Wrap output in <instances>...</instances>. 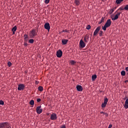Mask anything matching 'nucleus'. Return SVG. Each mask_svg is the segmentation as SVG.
Masks as SVG:
<instances>
[{
    "instance_id": "17",
    "label": "nucleus",
    "mask_w": 128,
    "mask_h": 128,
    "mask_svg": "<svg viewBox=\"0 0 128 128\" xmlns=\"http://www.w3.org/2000/svg\"><path fill=\"white\" fill-rule=\"evenodd\" d=\"M68 42V40L63 39L62 40V44H66Z\"/></svg>"
},
{
    "instance_id": "34",
    "label": "nucleus",
    "mask_w": 128,
    "mask_h": 128,
    "mask_svg": "<svg viewBox=\"0 0 128 128\" xmlns=\"http://www.w3.org/2000/svg\"><path fill=\"white\" fill-rule=\"evenodd\" d=\"M44 2L46 4H48L50 2V0H45Z\"/></svg>"
},
{
    "instance_id": "41",
    "label": "nucleus",
    "mask_w": 128,
    "mask_h": 128,
    "mask_svg": "<svg viewBox=\"0 0 128 128\" xmlns=\"http://www.w3.org/2000/svg\"><path fill=\"white\" fill-rule=\"evenodd\" d=\"M112 125L110 124V125L108 126V128H112Z\"/></svg>"
},
{
    "instance_id": "44",
    "label": "nucleus",
    "mask_w": 128,
    "mask_h": 128,
    "mask_svg": "<svg viewBox=\"0 0 128 128\" xmlns=\"http://www.w3.org/2000/svg\"><path fill=\"white\" fill-rule=\"evenodd\" d=\"M100 114H104V112H100Z\"/></svg>"
},
{
    "instance_id": "8",
    "label": "nucleus",
    "mask_w": 128,
    "mask_h": 128,
    "mask_svg": "<svg viewBox=\"0 0 128 128\" xmlns=\"http://www.w3.org/2000/svg\"><path fill=\"white\" fill-rule=\"evenodd\" d=\"M100 30V26H98V27L96 28L95 30L93 36H96V34L98 33V32Z\"/></svg>"
},
{
    "instance_id": "28",
    "label": "nucleus",
    "mask_w": 128,
    "mask_h": 128,
    "mask_svg": "<svg viewBox=\"0 0 128 128\" xmlns=\"http://www.w3.org/2000/svg\"><path fill=\"white\" fill-rule=\"evenodd\" d=\"M114 12V8L111 9L110 11V14H112Z\"/></svg>"
},
{
    "instance_id": "45",
    "label": "nucleus",
    "mask_w": 128,
    "mask_h": 128,
    "mask_svg": "<svg viewBox=\"0 0 128 128\" xmlns=\"http://www.w3.org/2000/svg\"><path fill=\"white\" fill-rule=\"evenodd\" d=\"M114 8V10H116V7H115L114 8Z\"/></svg>"
},
{
    "instance_id": "4",
    "label": "nucleus",
    "mask_w": 128,
    "mask_h": 128,
    "mask_svg": "<svg viewBox=\"0 0 128 128\" xmlns=\"http://www.w3.org/2000/svg\"><path fill=\"white\" fill-rule=\"evenodd\" d=\"M36 112L38 114H40L42 112V106H38L36 108Z\"/></svg>"
},
{
    "instance_id": "23",
    "label": "nucleus",
    "mask_w": 128,
    "mask_h": 128,
    "mask_svg": "<svg viewBox=\"0 0 128 128\" xmlns=\"http://www.w3.org/2000/svg\"><path fill=\"white\" fill-rule=\"evenodd\" d=\"M30 104L34 106V100H31L30 102Z\"/></svg>"
},
{
    "instance_id": "35",
    "label": "nucleus",
    "mask_w": 128,
    "mask_h": 128,
    "mask_svg": "<svg viewBox=\"0 0 128 128\" xmlns=\"http://www.w3.org/2000/svg\"><path fill=\"white\" fill-rule=\"evenodd\" d=\"M24 38H28V36L26 34H25L24 35Z\"/></svg>"
},
{
    "instance_id": "7",
    "label": "nucleus",
    "mask_w": 128,
    "mask_h": 128,
    "mask_svg": "<svg viewBox=\"0 0 128 128\" xmlns=\"http://www.w3.org/2000/svg\"><path fill=\"white\" fill-rule=\"evenodd\" d=\"M26 86H24V84H21L18 85V90H24V88Z\"/></svg>"
},
{
    "instance_id": "24",
    "label": "nucleus",
    "mask_w": 128,
    "mask_h": 128,
    "mask_svg": "<svg viewBox=\"0 0 128 128\" xmlns=\"http://www.w3.org/2000/svg\"><path fill=\"white\" fill-rule=\"evenodd\" d=\"M103 34H104V32H102V30H100L99 32V36H102Z\"/></svg>"
},
{
    "instance_id": "32",
    "label": "nucleus",
    "mask_w": 128,
    "mask_h": 128,
    "mask_svg": "<svg viewBox=\"0 0 128 128\" xmlns=\"http://www.w3.org/2000/svg\"><path fill=\"white\" fill-rule=\"evenodd\" d=\"M0 104H1L2 106H4V102L2 100H0Z\"/></svg>"
},
{
    "instance_id": "37",
    "label": "nucleus",
    "mask_w": 128,
    "mask_h": 128,
    "mask_svg": "<svg viewBox=\"0 0 128 128\" xmlns=\"http://www.w3.org/2000/svg\"><path fill=\"white\" fill-rule=\"evenodd\" d=\"M104 116H108V113H106V112H104Z\"/></svg>"
},
{
    "instance_id": "38",
    "label": "nucleus",
    "mask_w": 128,
    "mask_h": 128,
    "mask_svg": "<svg viewBox=\"0 0 128 128\" xmlns=\"http://www.w3.org/2000/svg\"><path fill=\"white\" fill-rule=\"evenodd\" d=\"M126 80L124 81L125 84H126V82H128V78H126Z\"/></svg>"
},
{
    "instance_id": "1",
    "label": "nucleus",
    "mask_w": 128,
    "mask_h": 128,
    "mask_svg": "<svg viewBox=\"0 0 128 128\" xmlns=\"http://www.w3.org/2000/svg\"><path fill=\"white\" fill-rule=\"evenodd\" d=\"M111 25H112V21L110 20V19H108L107 20L104 26L102 27V28L104 30H106V28H110V26Z\"/></svg>"
},
{
    "instance_id": "10",
    "label": "nucleus",
    "mask_w": 128,
    "mask_h": 128,
    "mask_svg": "<svg viewBox=\"0 0 128 128\" xmlns=\"http://www.w3.org/2000/svg\"><path fill=\"white\" fill-rule=\"evenodd\" d=\"M56 56L57 58H62V51L60 50H58L56 52Z\"/></svg>"
},
{
    "instance_id": "29",
    "label": "nucleus",
    "mask_w": 128,
    "mask_h": 128,
    "mask_svg": "<svg viewBox=\"0 0 128 128\" xmlns=\"http://www.w3.org/2000/svg\"><path fill=\"white\" fill-rule=\"evenodd\" d=\"M104 18L102 17L100 21V22H99V24H102V22H104Z\"/></svg>"
},
{
    "instance_id": "27",
    "label": "nucleus",
    "mask_w": 128,
    "mask_h": 128,
    "mask_svg": "<svg viewBox=\"0 0 128 128\" xmlns=\"http://www.w3.org/2000/svg\"><path fill=\"white\" fill-rule=\"evenodd\" d=\"M34 39H30L29 40V43L30 44H34Z\"/></svg>"
},
{
    "instance_id": "13",
    "label": "nucleus",
    "mask_w": 128,
    "mask_h": 128,
    "mask_svg": "<svg viewBox=\"0 0 128 128\" xmlns=\"http://www.w3.org/2000/svg\"><path fill=\"white\" fill-rule=\"evenodd\" d=\"M76 88L78 92H82V90H84L80 85H77Z\"/></svg>"
},
{
    "instance_id": "12",
    "label": "nucleus",
    "mask_w": 128,
    "mask_h": 128,
    "mask_svg": "<svg viewBox=\"0 0 128 128\" xmlns=\"http://www.w3.org/2000/svg\"><path fill=\"white\" fill-rule=\"evenodd\" d=\"M44 27L45 30H50V23L46 22L44 24Z\"/></svg>"
},
{
    "instance_id": "6",
    "label": "nucleus",
    "mask_w": 128,
    "mask_h": 128,
    "mask_svg": "<svg viewBox=\"0 0 128 128\" xmlns=\"http://www.w3.org/2000/svg\"><path fill=\"white\" fill-rule=\"evenodd\" d=\"M50 118L52 120H56L58 118V116L56 113H53L51 114Z\"/></svg>"
},
{
    "instance_id": "33",
    "label": "nucleus",
    "mask_w": 128,
    "mask_h": 128,
    "mask_svg": "<svg viewBox=\"0 0 128 128\" xmlns=\"http://www.w3.org/2000/svg\"><path fill=\"white\" fill-rule=\"evenodd\" d=\"M8 66H9V67L12 66V63L10 62H8Z\"/></svg>"
},
{
    "instance_id": "26",
    "label": "nucleus",
    "mask_w": 128,
    "mask_h": 128,
    "mask_svg": "<svg viewBox=\"0 0 128 128\" xmlns=\"http://www.w3.org/2000/svg\"><path fill=\"white\" fill-rule=\"evenodd\" d=\"M121 75L122 76H126V71L122 70L121 72Z\"/></svg>"
},
{
    "instance_id": "25",
    "label": "nucleus",
    "mask_w": 128,
    "mask_h": 128,
    "mask_svg": "<svg viewBox=\"0 0 128 128\" xmlns=\"http://www.w3.org/2000/svg\"><path fill=\"white\" fill-rule=\"evenodd\" d=\"M70 63L71 64L72 66H73L74 64H76V62H74V60H71V61H70Z\"/></svg>"
},
{
    "instance_id": "2",
    "label": "nucleus",
    "mask_w": 128,
    "mask_h": 128,
    "mask_svg": "<svg viewBox=\"0 0 128 128\" xmlns=\"http://www.w3.org/2000/svg\"><path fill=\"white\" fill-rule=\"evenodd\" d=\"M0 128H10V124L8 122L0 123Z\"/></svg>"
},
{
    "instance_id": "30",
    "label": "nucleus",
    "mask_w": 128,
    "mask_h": 128,
    "mask_svg": "<svg viewBox=\"0 0 128 128\" xmlns=\"http://www.w3.org/2000/svg\"><path fill=\"white\" fill-rule=\"evenodd\" d=\"M124 10H128V4L126 5L124 8Z\"/></svg>"
},
{
    "instance_id": "3",
    "label": "nucleus",
    "mask_w": 128,
    "mask_h": 128,
    "mask_svg": "<svg viewBox=\"0 0 128 128\" xmlns=\"http://www.w3.org/2000/svg\"><path fill=\"white\" fill-rule=\"evenodd\" d=\"M36 36V30H32L31 32H30V34L29 36L31 38H32L34 36Z\"/></svg>"
},
{
    "instance_id": "18",
    "label": "nucleus",
    "mask_w": 128,
    "mask_h": 128,
    "mask_svg": "<svg viewBox=\"0 0 128 128\" xmlns=\"http://www.w3.org/2000/svg\"><path fill=\"white\" fill-rule=\"evenodd\" d=\"M96 78H97V76L96 74L92 75V82H94V80H96Z\"/></svg>"
},
{
    "instance_id": "39",
    "label": "nucleus",
    "mask_w": 128,
    "mask_h": 128,
    "mask_svg": "<svg viewBox=\"0 0 128 128\" xmlns=\"http://www.w3.org/2000/svg\"><path fill=\"white\" fill-rule=\"evenodd\" d=\"M40 100H40V98L37 99L38 102H40Z\"/></svg>"
},
{
    "instance_id": "42",
    "label": "nucleus",
    "mask_w": 128,
    "mask_h": 128,
    "mask_svg": "<svg viewBox=\"0 0 128 128\" xmlns=\"http://www.w3.org/2000/svg\"><path fill=\"white\" fill-rule=\"evenodd\" d=\"M126 72H128V67L126 68Z\"/></svg>"
},
{
    "instance_id": "40",
    "label": "nucleus",
    "mask_w": 128,
    "mask_h": 128,
    "mask_svg": "<svg viewBox=\"0 0 128 128\" xmlns=\"http://www.w3.org/2000/svg\"><path fill=\"white\" fill-rule=\"evenodd\" d=\"M24 40L26 42H28V38H24Z\"/></svg>"
},
{
    "instance_id": "43",
    "label": "nucleus",
    "mask_w": 128,
    "mask_h": 128,
    "mask_svg": "<svg viewBox=\"0 0 128 128\" xmlns=\"http://www.w3.org/2000/svg\"><path fill=\"white\" fill-rule=\"evenodd\" d=\"M63 32H68V30H64Z\"/></svg>"
},
{
    "instance_id": "11",
    "label": "nucleus",
    "mask_w": 128,
    "mask_h": 128,
    "mask_svg": "<svg viewBox=\"0 0 128 128\" xmlns=\"http://www.w3.org/2000/svg\"><path fill=\"white\" fill-rule=\"evenodd\" d=\"M120 14H121L120 12H117V14L115 15L114 18H112V17L111 18L112 20H118V16H120Z\"/></svg>"
},
{
    "instance_id": "36",
    "label": "nucleus",
    "mask_w": 128,
    "mask_h": 128,
    "mask_svg": "<svg viewBox=\"0 0 128 128\" xmlns=\"http://www.w3.org/2000/svg\"><path fill=\"white\" fill-rule=\"evenodd\" d=\"M60 128H66V125L64 124L60 126Z\"/></svg>"
},
{
    "instance_id": "16",
    "label": "nucleus",
    "mask_w": 128,
    "mask_h": 128,
    "mask_svg": "<svg viewBox=\"0 0 128 128\" xmlns=\"http://www.w3.org/2000/svg\"><path fill=\"white\" fill-rule=\"evenodd\" d=\"M18 28L16 27V26H14L12 30V34H16V30Z\"/></svg>"
},
{
    "instance_id": "9",
    "label": "nucleus",
    "mask_w": 128,
    "mask_h": 128,
    "mask_svg": "<svg viewBox=\"0 0 128 128\" xmlns=\"http://www.w3.org/2000/svg\"><path fill=\"white\" fill-rule=\"evenodd\" d=\"M80 46L81 48H84L86 47V43L84 42L82 40H80Z\"/></svg>"
},
{
    "instance_id": "15",
    "label": "nucleus",
    "mask_w": 128,
    "mask_h": 128,
    "mask_svg": "<svg viewBox=\"0 0 128 128\" xmlns=\"http://www.w3.org/2000/svg\"><path fill=\"white\" fill-rule=\"evenodd\" d=\"M124 108H126V110L128 108V98H127L126 100L125 104L124 106Z\"/></svg>"
},
{
    "instance_id": "14",
    "label": "nucleus",
    "mask_w": 128,
    "mask_h": 128,
    "mask_svg": "<svg viewBox=\"0 0 128 128\" xmlns=\"http://www.w3.org/2000/svg\"><path fill=\"white\" fill-rule=\"evenodd\" d=\"M89 38H90V36H88V35L86 36L84 38V42H88Z\"/></svg>"
},
{
    "instance_id": "20",
    "label": "nucleus",
    "mask_w": 128,
    "mask_h": 128,
    "mask_svg": "<svg viewBox=\"0 0 128 128\" xmlns=\"http://www.w3.org/2000/svg\"><path fill=\"white\" fill-rule=\"evenodd\" d=\"M122 2H124V0H116V2L117 4H120Z\"/></svg>"
},
{
    "instance_id": "5",
    "label": "nucleus",
    "mask_w": 128,
    "mask_h": 128,
    "mask_svg": "<svg viewBox=\"0 0 128 128\" xmlns=\"http://www.w3.org/2000/svg\"><path fill=\"white\" fill-rule=\"evenodd\" d=\"M108 98H104V103L102 104V108H104L106 106V104H108Z\"/></svg>"
},
{
    "instance_id": "19",
    "label": "nucleus",
    "mask_w": 128,
    "mask_h": 128,
    "mask_svg": "<svg viewBox=\"0 0 128 128\" xmlns=\"http://www.w3.org/2000/svg\"><path fill=\"white\" fill-rule=\"evenodd\" d=\"M74 4L76 6H80V0H75Z\"/></svg>"
},
{
    "instance_id": "21",
    "label": "nucleus",
    "mask_w": 128,
    "mask_h": 128,
    "mask_svg": "<svg viewBox=\"0 0 128 128\" xmlns=\"http://www.w3.org/2000/svg\"><path fill=\"white\" fill-rule=\"evenodd\" d=\"M38 90L39 92H42V90H44V88L42 86H40L38 87Z\"/></svg>"
},
{
    "instance_id": "31",
    "label": "nucleus",
    "mask_w": 128,
    "mask_h": 128,
    "mask_svg": "<svg viewBox=\"0 0 128 128\" xmlns=\"http://www.w3.org/2000/svg\"><path fill=\"white\" fill-rule=\"evenodd\" d=\"M90 28H91L90 25H88L86 27V30H90Z\"/></svg>"
},
{
    "instance_id": "22",
    "label": "nucleus",
    "mask_w": 128,
    "mask_h": 128,
    "mask_svg": "<svg viewBox=\"0 0 128 128\" xmlns=\"http://www.w3.org/2000/svg\"><path fill=\"white\" fill-rule=\"evenodd\" d=\"M124 10V7H120V8H119V10H117L116 11L114 14H116V12H118V10Z\"/></svg>"
}]
</instances>
